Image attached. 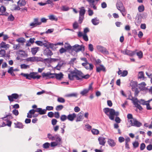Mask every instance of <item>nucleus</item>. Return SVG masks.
Masks as SVG:
<instances>
[{
    "mask_svg": "<svg viewBox=\"0 0 152 152\" xmlns=\"http://www.w3.org/2000/svg\"><path fill=\"white\" fill-rule=\"evenodd\" d=\"M83 74L80 71L76 69L70 72V74H68V77L70 80H74V77H75L77 80H82V78Z\"/></svg>",
    "mask_w": 152,
    "mask_h": 152,
    "instance_id": "obj_1",
    "label": "nucleus"
},
{
    "mask_svg": "<svg viewBox=\"0 0 152 152\" xmlns=\"http://www.w3.org/2000/svg\"><path fill=\"white\" fill-rule=\"evenodd\" d=\"M103 110L105 114L108 116L109 118L111 120H114L115 116H117L119 115V112L115 111L113 109L107 107L104 108Z\"/></svg>",
    "mask_w": 152,
    "mask_h": 152,
    "instance_id": "obj_2",
    "label": "nucleus"
},
{
    "mask_svg": "<svg viewBox=\"0 0 152 152\" xmlns=\"http://www.w3.org/2000/svg\"><path fill=\"white\" fill-rule=\"evenodd\" d=\"M80 9L78 22L80 24H81L82 23L84 18V16L86 10L83 7H81Z\"/></svg>",
    "mask_w": 152,
    "mask_h": 152,
    "instance_id": "obj_3",
    "label": "nucleus"
},
{
    "mask_svg": "<svg viewBox=\"0 0 152 152\" xmlns=\"http://www.w3.org/2000/svg\"><path fill=\"white\" fill-rule=\"evenodd\" d=\"M85 50V46L83 45H80L78 44H75L72 47V50L75 51L76 52L80 51H84Z\"/></svg>",
    "mask_w": 152,
    "mask_h": 152,
    "instance_id": "obj_4",
    "label": "nucleus"
},
{
    "mask_svg": "<svg viewBox=\"0 0 152 152\" xmlns=\"http://www.w3.org/2000/svg\"><path fill=\"white\" fill-rule=\"evenodd\" d=\"M130 122L131 126L139 127L142 125V123L137 120L136 118H133V120H130Z\"/></svg>",
    "mask_w": 152,
    "mask_h": 152,
    "instance_id": "obj_5",
    "label": "nucleus"
},
{
    "mask_svg": "<svg viewBox=\"0 0 152 152\" xmlns=\"http://www.w3.org/2000/svg\"><path fill=\"white\" fill-rule=\"evenodd\" d=\"M82 65L83 66H84L86 69H89L90 70H93L94 67L93 65L88 62L83 63H82Z\"/></svg>",
    "mask_w": 152,
    "mask_h": 152,
    "instance_id": "obj_6",
    "label": "nucleus"
},
{
    "mask_svg": "<svg viewBox=\"0 0 152 152\" xmlns=\"http://www.w3.org/2000/svg\"><path fill=\"white\" fill-rule=\"evenodd\" d=\"M43 54L48 57H49L53 55V53L49 48H48L44 50Z\"/></svg>",
    "mask_w": 152,
    "mask_h": 152,
    "instance_id": "obj_7",
    "label": "nucleus"
},
{
    "mask_svg": "<svg viewBox=\"0 0 152 152\" xmlns=\"http://www.w3.org/2000/svg\"><path fill=\"white\" fill-rule=\"evenodd\" d=\"M8 97L10 102L14 101V99H17L19 97V95L16 93L13 94L11 95L8 96Z\"/></svg>",
    "mask_w": 152,
    "mask_h": 152,
    "instance_id": "obj_8",
    "label": "nucleus"
},
{
    "mask_svg": "<svg viewBox=\"0 0 152 152\" xmlns=\"http://www.w3.org/2000/svg\"><path fill=\"white\" fill-rule=\"evenodd\" d=\"M117 9L120 12H123L124 11V9L122 3L120 1L117 2L116 4Z\"/></svg>",
    "mask_w": 152,
    "mask_h": 152,
    "instance_id": "obj_9",
    "label": "nucleus"
},
{
    "mask_svg": "<svg viewBox=\"0 0 152 152\" xmlns=\"http://www.w3.org/2000/svg\"><path fill=\"white\" fill-rule=\"evenodd\" d=\"M97 49L102 53L106 54H108L109 53L106 48L101 46L98 45L97 46Z\"/></svg>",
    "mask_w": 152,
    "mask_h": 152,
    "instance_id": "obj_10",
    "label": "nucleus"
},
{
    "mask_svg": "<svg viewBox=\"0 0 152 152\" xmlns=\"http://www.w3.org/2000/svg\"><path fill=\"white\" fill-rule=\"evenodd\" d=\"M6 11V8L3 6H1L0 7V15H5L7 16L8 13H5Z\"/></svg>",
    "mask_w": 152,
    "mask_h": 152,
    "instance_id": "obj_11",
    "label": "nucleus"
},
{
    "mask_svg": "<svg viewBox=\"0 0 152 152\" xmlns=\"http://www.w3.org/2000/svg\"><path fill=\"white\" fill-rule=\"evenodd\" d=\"M54 139H55L54 140L56 141V142L58 143L59 145L62 144V139L59 135L57 134L54 135Z\"/></svg>",
    "mask_w": 152,
    "mask_h": 152,
    "instance_id": "obj_12",
    "label": "nucleus"
},
{
    "mask_svg": "<svg viewBox=\"0 0 152 152\" xmlns=\"http://www.w3.org/2000/svg\"><path fill=\"white\" fill-rule=\"evenodd\" d=\"M96 70L97 72H100L101 71L106 72V71L105 68L102 65H100L99 66L96 67Z\"/></svg>",
    "mask_w": 152,
    "mask_h": 152,
    "instance_id": "obj_13",
    "label": "nucleus"
},
{
    "mask_svg": "<svg viewBox=\"0 0 152 152\" xmlns=\"http://www.w3.org/2000/svg\"><path fill=\"white\" fill-rule=\"evenodd\" d=\"M98 140L99 144L102 146H104L106 143L105 138L104 137H100L98 138Z\"/></svg>",
    "mask_w": 152,
    "mask_h": 152,
    "instance_id": "obj_14",
    "label": "nucleus"
},
{
    "mask_svg": "<svg viewBox=\"0 0 152 152\" xmlns=\"http://www.w3.org/2000/svg\"><path fill=\"white\" fill-rule=\"evenodd\" d=\"M118 75H121V76L124 77L127 75L128 72V71L126 70H123L122 72V71L120 69H119L118 71Z\"/></svg>",
    "mask_w": 152,
    "mask_h": 152,
    "instance_id": "obj_15",
    "label": "nucleus"
},
{
    "mask_svg": "<svg viewBox=\"0 0 152 152\" xmlns=\"http://www.w3.org/2000/svg\"><path fill=\"white\" fill-rule=\"evenodd\" d=\"M130 85L132 87V90H133L137 88L136 87L137 86V82L136 81L131 80Z\"/></svg>",
    "mask_w": 152,
    "mask_h": 152,
    "instance_id": "obj_16",
    "label": "nucleus"
},
{
    "mask_svg": "<svg viewBox=\"0 0 152 152\" xmlns=\"http://www.w3.org/2000/svg\"><path fill=\"white\" fill-rule=\"evenodd\" d=\"M76 114L74 113L72 114H69L67 116L68 119L71 121H73L74 118L76 117Z\"/></svg>",
    "mask_w": 152,
    "mask_h": 152,
    "instance_id": "obj_17",
    "label": "nucleus"
},
{
    "mask_svg": "<svg viewBox=\"0 0 152 152\" xmlns=\"http://www.w3.org/2000/svg\"><path fill=\"white\" fill-rule=\"evenodd\" d=\"M135 100H136V101H134V104L135 105V107L138 109L140 110H142L143 109V108L142 106L138 103V99L137 98L135 99Z\"/></svg>",
    "mask_w": 152,
    "mask_h": 152,
    "instance_id": "obj_18",
    "label": "nucleus"
},
{
    "mask_svg": "<svg viewBox=\"0 0 152 152\" xmlns=\"http://www.w3.org/2000/svg\"><path fill=\"white\" fill-rule=\"evenodd\" d=\"M14 124L15 125V128L23 129V128L24 125L21 122H17L16 123H15Z\"/></svg>",
    "mask_w": 152,
    "mask_h": 152,
    "instance_id": "obj_19",
    "label": "nucleus"
},
{
    "mask_svg": "<svg viewBox=\"0 0 152 152\" xmlns=\"http://www.w3.org/2000/svg\"><path fill=\"white\" fill-rule=\"evenodd\" d=\"M46 110L45 109H42V108H37V112L39 113L40 115H43L46 113Z\"/></svg>",
    "mask_w": 152,
    "mask_h": 152,
    "instance_id": "obj_20",
    "label": "nucleus"
},
{
    "mask_svg": "<svg viewBox=\"0 0 152 152\" xmlns=\"http://www.w3.org/2000/svg\"><path fill=\"white\" fill-rule=\"evenodd\" d=\"M107 142L109 145L111 147H114L116 144L114 140L112 139H108Z\"/></svg>",
    "mask_w": 152,
    "mask_h": 152,
    "instance_id": "obj_21",
    "label": "nucleus"
},
{
    "mask_svg": "<svg viewBox=\"0 0 152 152\" xmlns=\"http://www.w3.org/2000/svg\"><path fill=\"white\" fill-rule=\"evenodd\" d=\"M83 112H80L78 114V117L77 118L76 121L77 122L81 121L83 119Z\"/></svg>",
    "mask_w": 152,
    "mask_h": 152,
    "instance_id": "obj_22",
    "label": "nucleus"
},
{
    "mask_svg": "<svg viewBox=\"0 0 152 152\" xmlns=\"http://www.w3.org/2000/svg\"><path fill=\"white\" fill-rule=\"evenodd\" d=\"M55 76V78L57 80H60L61 78L63 77V74L61 72L59 74H57L55 73V74H54Z\"/></svg>",
    "mask_w": 152,
    "mask_h": 152,
    "instance_id": "obj_23",
    "label": "nucleus"
},
{
    "mask_svg": "<svg viewBox=\"0 0 152 152\" xmlns=\"http://www.w3.org/2000/svg\"><path fill=\"white\" fill-rule=\"evenodd\" d=\"M63 64L64 63L62 61H60L58 63V65L55 67V69L58 70H60Z\"/></svg>",
    "mask_w": 152,
    "mask_h": 152,
    "instance_id": "obj_24",
    "label": "nucleus"
},
{
    "mask_svg": "<svg viewBox=\"0 0 152 152\" xmlns=\"http://www.w3.org/2000/svg\"><path fill=\"white\" fill-rule=\"evenodd\" d=\"M19 6H24L26 4V2L24 0H19L17 2Z\"/></svg>",
    "mask_w": 152,
    "mask_h": 152,
    "instance_id": "obj_25",
    "label": "nucleus"
},
{
    "mask_svg": "<svg viewBox=\"0 0 152 152\" xmlns=\"http://www.w3.org/2000/svg\"><path fill=\"white\" fill-rule=\"evenodd\" d=\"M137 50H135V51H131L128 50L127 53L126 54V55H128L130 56H132L133 55L135 54L136 53V51Z\"/></svg>",
    "mask_w": 152,
    "mask_h": 152,
    "instance_id": "obj_26",
    "label": "nucleus"
},
{
    "mask_svg": "<svg viewBox=\"0 0 152 152\" xmlns=\"http://www.w3.org/2000/svg\"><path fill=\"white\" fill-rule=\"evenodd\" d=\"M91 22L94 25H96L99 23V20L96 18L92 19L91 20Z\"/></svg>",
    "mask_w": 152,
    "mask_h": 152,
    "instance_id": "obj_27",
    "label": "nucleus"
},
{
    "mask_svg": "<svg viewBox=\"0 0 152 152\" xmlns=\"http://www.w3.org/2000/svg\"><path fill=\"white\" fill-rule=\"evenodd\" d=\"M6 43L4 42H2L0 44L1 46L0 48H9V45L8 44H5Z\"/></svg>",
    "mask_w": 152,
    "mask_h": 152,
    "instance_id": "obj_28",
    "label": "nucleus"
},
{
    "mask_svg": "<svg viewBox=\"0 0 152 152\" xmlns=\"http://www.w3.org/2000/svg\"><path fill=\"white\" fill-rule=\"evenodd\" d=\"M39 48L36 47L34 48H31V52L33 55L36 54V53L38 51Z\"/></svg>",
    "mask_w": 152,
    "mask_h": 152,
    "instance_id": "obj_29",
    "label": "nucleus"
},
{
    "mask_svg": "<svg viewBox=\"0 0 152 152\" xmlns=\"http://www.w3.org/2000/svg\"><path fill=\"white\" fill-rule=\"evenodd\" d=\"M89 91L87 90V89H84L82 91L80 92V94L83 96H86L87 94L88 93Z\"/></svg>",
    "mask_w": 152,
    "mask_h": 152,
    "instance_id": "obj_30",
    "label": "nucleus"
},
{
    "mask_svg": "<svg viewBox=\"0 0 152 152\" xmlns=\"http://www.w3.org/2000/svg\"><path fill=\"white\" fill-rule=\"evenodd\" d=\"M50 73L48 72L47 73H45L44 72L42 74V77L43 78L45 77L46 79H50L49 77L50 76Z\"/></svg>",
    "mask_w": 152,
    "mask_h": 152,
    "instance_id": "obj_31",
    "label": "nucleus"
},
{
    "mask_svg": "<svg viewBox=\"0 0 152 152\" xmlns=\"http://www.w3.org/2000/svg\"><path fill=\"white\" fill-rule=\"evenodd\" d=\"M20 75L22 76H23L26 77L27 79L30 80L31 79V77L30 74H25L23 73H21Z\"/></svg>",
    "mask_w": 152,
    "mask_h": 152,
    "instance_id": "obj_32",
    "label": "nucleus"
},
{
    "mask_svg": "<svg viewBox=\"0 0 152 152\" xmlns=\"http://www.w3.org/2000/svg\"><path fill=\"white\" fill-rule=\"evenodd\" d=\"M66 45L64 46L65 48L66 49V50H72V47L69 44L67 43H65Z\"/></svg>",
    "mask_w": 152,
    "mask_h": 152,
    "instance_id": "obj_33",
    "label": "nucleus"
},
{
    "mask_svg": "<svg viewBox=\"0 0 152 152\" xmlns=\"http://www.w3.org/2000/svg\"><path fill=\"white\" fill-rule=\"evenodd\" d=\"M138 76V78H143V79H144V72L143 71L139 72Z\"/></svg>",
    "mask_w": 152,
    "mask_h": 152,
    "instance_id": "obj_34",
    "label": "nucleus"
},
{
    "mask_svg": "<svg viewBox=\"0 0 152 152\" xmlns=\"http://www.w3.org/2000/svg\"><path fill=\"white\" fill-rule=\"evenodd\" d=\"M16 41L19 43H24L25 42L26 39L23 37H20L17 39Z\"/></svg>",
    "mask_w": 152,
    "mask_h": 152,
    "instance_id": "obj_35",
    "label": "nucleus"
},
{
    "mask_svg": "<svg viewBox=\"0 0 152 152\" xmlns=\"http://www.w3.org/2000/svg\"><path fill=\"white\" fill-rule=\"evenodd\" d=\"M49 19L52 20L57 21L58 18L55 17L53 15H50L49 16Z\"/></svg>",
    "mask_w": 152,
    "mask_h": 152,
    "instance_id": "obj_36",
    "label": "nucleus"
},
{
    "mask_svg": "<svg viewBox=\"0 0 152 152\" xmlns=\"http://www.w3.org/2000/svg\"><path fill=\"white\" fill-rule=\"evenodd\" d=\"M7 118H8L9 119H12L13 118L12 115V114L9 113V114L5 116L2 118L1 119L3 120H6L4 119Z\"/></svg>",
    "mask_w": 152,
    "mask_h": 152,
    "instance_id": "obj_37",
    "label": "nucleus"
},
{
    "mask_svg": "<svg viewBox=\"0 0 152 152\" xmlns=\"http://www.w3.org/2000/svg\"><path fill=\"white\" fill-rule=\"evenodd\" d=\"M138 9L140 12H142L145 10L144 7L143 5L140 6L138 7Z\"/></svg>",
    "mask_w": 152,
    "mask_h": 152,
    "instance_id": "obj_38",
    "label": "nucleus"
},
{
    "mask_svg": "<svg viewBox=\"0 0 152 152\" xmlns=\"http://www.w3.org/2000/svg\"><path fill=\"white\" fill-rule=\"evenodd\" d=\"M136 18H137V23H140L142 21V17L139 15H137L136 16Z\"/></svg>",
    "mask_w": 152,
    "mask_h": 152,
    "instance_id": "obj_39",
    "label": "nucleus"
},
{
    "mask_svg": "<svg viewBox=\"0 0 152 152\" xmlns=\"http://www.w3.org/2000/svg\"><path fill=\"white\" fill-rule=\"evenodd\" d=\"M91 132L93 134H94L98 135L99 134V131L97 129H93L91 130Z\"/></svg>",
    "mask_w": 152,
    "mask_h": 152,
    "instance_id": "obj_40",
    "label": "nucleus"
},
{
    "mask_svg": "<svg viewBox=\"0 0 152 152\" xmlns=\"http://www.w3.org/2000/svg\"><path fill=\"white\" fill-rule=\"evenodd\" d=\"M69 8L66 6H63L62 7L61 10L63 11H66L69 10Z\"/></svg>",
    "mask_w": 152,
    "mask_h": 152,
    "instance_id": "obj_41",
    "label": "nucleus"
},
{
    "mask_svg": "<svg viewBox=\"0 0 152 152\" xmlns=\"http://www.w3.org/2000/svg\"><path fill=\"white\" fill-rule=\"evenodd\" d=\"M137 55L138 56L139 58H142L143 57V53L141 51H140L139 52L136 53Z\"/></svg>",
    "mask_w": 152,
    "mask_h": 152,
    "instance_id": "obj_42",
    "label": "nucleus"
},
{
    "mask_svg": "<svg viewBox=\"0 0 152 152\" xmlns=\"http://www.w3.org/2000/svg\"><path fill=\"white\" fill-rule=\"evenodd\" d=\"M93 61L94 62H95V64L96 65L98 64L99 63H101V62L100 59H98L97 60H96L95 58L93 59Z\"/></svg>",
    "mask_w": 152,
    "mask_h": 152,
    "instance_id": "obj_43",
    "label": "nucleus"
},
{
    "mask_svg": "<svg viewBox=\"0 0 152 152\" xmlns=\"http://www.w3.org/2000/svg\"><path fill=\"white\" fill-rule=\"evenodd\" d=\"M64 107L63 105H60L57 106L56 108V109L57 111H60L62 110Z\"/></svg>",
    "mask_w": 152,
    "mask_h": 152,
    "instance_id": "obj_44",
    "label": "nucleus"
},
{
    "mask_svg": "<svg viewBox=\"0 0 152 152\" xmlns=\"http://www.w3.org/2000/svg\"><path fill=\"white\" fill-rule=\"evenodd\" d=\"M77 93H73L67 94L66 96L67 97H77Z\"/></svg>",
    "mask_w": 152,
    "mask_h": 152,
    "instance_id": "obj_45",
    "label": "nucleus"
},
{
    "mask_svg": "<svg viewBox=\"0 0 152 152\" xmlns=\"http://www.w3.org/2000/svg\"><path fill=\"white\" fill-rule=\"evenodd\" d=\"M133 91H134V96H137L138 95V94L139 93L137 88H135L134 89L132 90Z\"/></svg>",
    "mask_w": 152,
    "mask_h": 152,
    "instance_id": "obj_46",
    "label": "nucleus"
},
{
    "mask_svg": "<svg viewBox=\"0 0 152 152\" xmlns=\"http://www.w3.org/2000/svg\"><path fill=\"white\" fill-rule=\"evenodd\" d=\"M78 27V23L76 21H75L73 24V27L74 29H77Z\"/></svg>",
    "mask_w": 152,
    "mask_h": 152,
    "instance_id": "obj_47",
    "label": "nucleus"
},
{
    "mask_svg": "<svg viewBox=\"0 0 152 152\" xmlns=\"http://www.w3.org/2000/svg\"><path fill=\"white\" fill-rule=\"evenodd\" d=\"M67 119V116L64 115H62L60 117V119L62 121H64Z\"/></svg>",
    "mask_w": 152,
    "mask_h": 152,
    "instance_id": "obj_48",
    "label": "nucleus"
},
{
    "mask_svg": "<svg viewBox=\"0 0 152 152\" xmlns=\"http://www.w3.org/2000/svg\"><path fill=\"white\" fill-rule=\"evenodd\" d=\"M132 144L133 147L134 148H136L138 147L139 145V143L137 141H135L133 142Z\"/></svg>",
    "mask_w": 152,
    "mask_h": 152,
    "instance_id": "obj_49",
    "label": "nucleus"
},
{
    "mask_svg": "<svg viewBox=\"0 0 152 152\" xmlns=\"http://www.w3.org/2000/svg\"><path fill=\"white\" fill-rule=\"evenodd\" d=\"M6 54V51L4 50L1 49L0 50V55L1 57H5Z\"/></svg>",
    "mask_w": 152,
    "mask_h": 152,
    "instance_id": "obj_50",
    "label": "nucleus"
},
{
    "mask_svg": "<svg viewBox=\"0 0 152 152\" xmlns=\"http://www.w3.org/2000/svg\"><path fill=\"white\" fill-rule=\"evenodd\" d=\"M7 124H5L4 122H3L2 125H3V124H4V126H6L7 125L9 127H11L12 123V122L10 121L9 120H7Z\"/></svg>",
    "mask_w": 152,
    "mask_h": 152,
    "instance_id": "obj_51",
    "label": "nucleus"
},
{
    "mask_svg": "<svg viewBox=\"0 0 152 152\" xmlns=\"http://www.w3.org/2000/svg\"><path fill=\"white\" fill-rule=\"evenodd\" d=\"M34 21L36 24V25H39L41 24V22H38V18H35L34 19Z\"/></svg>",
    "mask_w": 152,
    "mask_h": 152,
    "instance_id": "obj_52",
    "label": "nucleus"
},
{
    "mask_svg": "<svg viewBox=\"0 0 152 152\" xmlns=\"http://www.w3.org/2000/svg\"><path fill=\"white\" fill-rule=\"evenodd\" d=\"M57 101L60 103H64L65 102V99L62 97H59L57 99Z\"/></svg>",
    "mask_w": 152,
    "mask_h": 152,
    "instance_id": "obj_53",
    "label": "nucleus"
},
{
    "mask_svg": "<svg viewBox=\"0 0 152 152\" xmlns=\"http://www.w3.org/2000/svg\"><path fill=\"white\" fill-rule=\"evenodd\" d=\"M44 41L46 42L45 43L43 42V46H44L46 48H49L50 42L45 40Z\"/></svg>",
    "mask_w": 152,
    "mask_h": 152,
    "instance_id": "obj_54",
    "label": "nucleus"
},
{
    "mask_svg": "<svg viewBox=\"0 0 152 152\" xmlns=\"http://www.w3.org/2000/svg\"><path fill=\"white\" fill-rule=\"evenodd\" d=\"M14 19L15 18L14 17L12 14H10V16L8 18V21H13Z\"/></svg>",
    "mask_w": 152,
    "mask_h": 152,
    "instance_id": "obj_55",
    "label": "nucleus"
},
{
    "mask_svg": "<svg viewBox=\"0 0 152 152\" xmlns=\"http://www.w3.org/2000/svg\"><path fill=\"white\" fill-rule=\"evenodd\" d=\"M48 137L50 139L52 140H54L55 139H54V136H52V134H48Z\"/></svg>",
    "mask_w": 152,
    "mask_h": 152,
    "instance_id": "obj_56",
    "label": "nucleus"
},
{
    "mask_svg": "<svg viewBox=\"0 0 152 152\" xmlns=\"http://www.w3.org/2000/svg\"><path fill=\"white\" fill-rule=\"evenodd\" d=\"M143 105H146V109L148 110H151L152 109V108L150 107V104L149 103H146V104L142 103Z\"/></svg>",
    "mask_w": 152,
    "mask_h": 152,
    "instance_id": "obj_57",
    "label": "nucleus"
},
{
    "mask_svg": "<svg viewBox=\"0 0 152 152\" xmlns=\"http://www.w3.org/2000/svg\"><path fill=\"white\" fill-rule=\"evenodd\" d=\"M50 146V144L48 142H46L43 144V147L45 148H48Z\"/></svg>",
    "mask_w": 152,
    "mask_h": 152,
    "instance_id": "obj_58",
    "label": "nucleus"
},
{
    "mask_svg": "<svg viewBox=\"0 0 152 152\" xmlns=\"http://www.w3.org/2000/svg\"><path fill=\"white\" fill-rule=\"evenodd\" d=\"M139 88L140 89V91H145L147 92L148 90V89L145 87L143 88H141L140 86L139 87Z\"/></svg>",
    "mask_w": 152,
    "mask_h": 152,
    "instance_id": "obj_59",
    "label": "nucleus"
},
{
    "mask_svg": "<svg viewBox=\"0 0 152 152\" xmlns=\"http://www.w3.org/2000/svg\"><path fill=\"white\" fill-rule=\"evenodd\" d=\"M35 112H37V108L35 109H32L29 111L28 113L30 114L34 115Z\"/></svg>",
    "mask_w": 152,
    "mask_h": 152,
    "instance_id": "obj_60",
    "label": "nucleus"
},
{
    "mask_svg": "<svg viewBox=\"0 0 152 152\" xmlns=\"http://www.w3.org/2000/svg\"><path fill=\"white\" fill-rule=\"evenodd\" d=\"M35 43L38 45L40 46H43V42L41 41H36Z\"/></svg>",
    "mask_w": 152,
    "mask_h": 152,
    "instance_id": "obj_61",
    "label": "nucleus"
},
{
    "mask_svg": "<svg viewBox=\"0 0 152 152\" xmlns=\"http://www.w3.org/2000/svg\"><path fill=\"white\" fill-rule=\"evenodd\" d=\"M145 147V145L144 143H142L140 144V150L141 151L143 150Z\"/></svg>",
    "mask_w": 152,
    "mask_h": 152,
    "instance_id": "obj_62",
    "label": "nucleus"
},
{
    "mask_svg": "<svg viewBox=\"0 0 152 152\" xmlns=\"http://www.w3.org/2000/svg\"><path fill=\"white\" fill-rule=\"evenodd\" d=\"M67 50L65 48H61L59 50V51L60 53L62 54L63 53L66 52Z\"/></svg>",
    "mask_w": 152,
    "mask_h": 152,
    "instance_id": "obj_63",
    "label": "nucleus"
},
{
    "mask_svg": "<svg viewBox=\"0 0 152 152\" xmlns=\"http://www.w3.org/2000/svg\"><path fill=\"white\" fill-rule=\"evenodd\" d=\"M94 47L92 44H90L88 45V49L91 51H92L94 50Z\"/></svg>",
    "mask_w": 152,
    "mask_h": 152,
    "instance_id": "obj_64",
    "label": "nucleus"
}]
</instances>
